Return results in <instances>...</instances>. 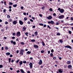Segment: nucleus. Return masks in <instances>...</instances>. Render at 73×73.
I'll return each mask as SVG.
<instances>
[{
  "label": "nucleus",
  "instance_id": "obj_1",
  "mask_svg": "<svg viewBox=\"0 0 73 73\" xmlns=\"http://www.w3.org/2000/svg\"><path fill=\"white\" fill-rule=\"evenodd\" d=\"M20 50V51L19 52V54H21V55H23V54H24V53H23L25 52L24 50L23 49H22L21 50Z\"/></svg>",
  "mask_w": 73,
  "mask_h": 73
},
{
  "label": "nucleus",
  "instance_id": "obj_2",
  "mask_svg": "<svg viewBox=\"0 0 73 73\" xmlns=\"http://www.w3.org/2000/svg\"><path fill=\"white\" fill-rule=\"evenodd\" d=\"M48 24H51L52 25H54V21L52 20L51 21H48Z\"/></svg>",
  "mask_w": 73,
  "mask_h": 73
},
{
  "label": "nucleus",
  "instance_id": "obj_3",
  "mask_svg": "<svg viewBox=\"0 0 73 73\" xmlns=\"http://www.w3.org/2000/svg\"><path fill=\"white\" fill-rule=\"evenodd\" d=\"M64 17H65V16H64V15H61L59 16L58 18L60 19H64Z\"/></svg>",
  "mask_w": 73,
  "mask_h": 73
},
{
  "label": "nucleus",
  "instance_id": "obj_4",
  "mask_svg": "<svg viewBox=\"0 0 73 73\" xmlns=\"http://www.w3.org/2000/svg\"><path fill=\"white\" fill-rule=\"evenodd\" d=\"M23 61H21L19 62V64L17 63V65H19V66H21V65H23Z\"/></svg>",
  "mask_w": 73,
  "mask_h": 73
},
{
  "label": "nucleus",
  "instance_id": "obj_5",
  "mask_svg": "<svg viewBox=\"0 0 73 73\" xmlns=\"http://www.w3.org/2000/svg\"><path fill=\"white\" fill-rule=\"evenodd\" d=\"M21 35L20 32L19 31L18 32L16 33V36L17 37H19Z\"/></svg>",
  "mask_w": 73,
  "mask_h": 73
},
{
  "label": "nucleus",
  "instance_id": "obj_6",
  "mask_svg": "<svg viewBox=\"0 0 73 73\" xmlns=\"http://www.w3.org/2000/svg\"><path fill=\"white\" fill-rule=\"evenodd\" d=\"M58 72L59 73H63V69L61 68L59 69Z\"/></svg>",
  "mask_w": 73,
  "mask_h": 73
},
{
  "label": "nucleus",
  "instance_id": "obj_7",
  "mask_svg": "<svg viewBox=\"0 0 73 73\" xmlns=\"http://www.w3.org/2000/svg\"><path fill=\"white\" fill-rule=\"evenodd\" d=\"M29 65L30 66V68L31 69H32L33 66V64H32V62H30Z\"/></svg>",
  "mask_w": 73,
  "mask_h": 73
},
{
  "label": "nucleus",
  "instance_id": "obj_8",
  "mask_svg": "<svg viewBox=\"0 0 73 73\" xmlns=\"http://www.w3.org/2000/svg\"><path fill=\"white\" fill-rule=\"evenodd\" d=\"M38 64L39 65H41L42 64V61L41 59H40L39 60V62Z\"/></svg>",
  "mask_w": 73,
  "mask_h": 73
},
{
  "label": "nucleus",
  "instance_id": "obj_9",
  "mask_svg": "<svg viewBox=\"0 0 73 73\" xmlns=\"http://www.w3.org/2000/svg\"><path fill=\"white\" fill-rule=\"evenodd\" d=\"M65 48H69V49H72V47H71V46H69V45H67L65 46Z\"/></svg>",
  "mask_w": 73,
  "mask_h": 73
},
{
  "label": "nucleus",
  "instance_id": "obj_10",
  "mask_svg": "<svg viewBox=\"0 0 73 73\" xmlns=\"http://www.w3.org/2000/svg\"><path fill=\"white\" fill-rule=\"evenodd\" d=\"M47 19H48V20H51L52 17V16L50 15L48 17H47Z\"/></svg>",
  "mask_w": 73,
  "mask_h": 73
},
{
  "label": "nucleus",
  "instance_id": "obj_11",
  "mask_svg": "<svg viewBox=\"0 0 73 73\" xmlns=\"http://www.w3.org/2000/svg\"><path fill=\"white\" fill-rule=\"evenodd\" d=\"M19 23L20 24V25H23L24 23L21 20H19Z\"/></svg>",
  "mask_w": 73,
  "mask_h": 73
},
{
  "label": "nucleus",
  "instance_id": "obj_12",
  "mask_svg": "<svg viewBox=\"0 0 73 73\" xmlns=\"http://www.w3.org/2000/svg\"><path fill=\"white\" fill-rule=\"evenodd\" d=\"M68 68L70 69H71L72 68V66L71 65H69L68 66Z\"/></svg>",
  "mask_w": 73,
  "mask_h": 73
},
{
  "label": "nucleus",
  "instance_id": "obj_13",
  "mask_svg": "<svg viewBox=\"0 0 73 73\" xmlns=\"http://www.w3.org/2000/svg\"><path fill=\"white\" fill-rule=\"evenodd\" d=\"M11 44H13V45H16V42L13 41V40H11Z\"/></svg>",
  "mask_w": 73,
  "mask_h": 73
},
{
  "label": "nucleus",
  "instance_id": "obj_14",
  "mask_svg": "<svg viewBox=\"0 0 73 73\" xmlns=\"http://www.w3.org/2000/svg\"><path fill=\"white\" fill-rule=\"evenodd\" d=\"M60 12L61 13H62L64 12V10L63 9H61Z\"/></svg>",
  "mask_w": 73,
  "mask_h": 73
},
{
  "label": "nucleus",
  "instance_id": "obj_15",
  "mask_svg": "<svg viewBox=\"0 0 73 73\" xmlns=\"http://www.w3.org/2000/svg\"><path fill=\"white\" fill-rule=\"evenodd\" d=\"M33 46L35 49H36V48H38V46L36 45H34Z\"/></svg>",
  "mask_w": 73,
  "mask_h": 73
},
{
  "label": "nucleus",
  "instance_id": "obj_16",
  "mask_svg": "<svg viewBox=\"0 0 73 73\" xmlns=\"http://www.w3.org/2000/svg\"><path fill=\"white\" fill-rule=\"evenodd\" d=\"M71 63V61L70 60L67 61V64L68 65H70Z\"/></svg>",
  "mask_w": 73,
  "mask_h": 73
},
{
  "label": "nucleus",
  "instance_id": "obj_17",
  "mask_svg": "<svg viewBox=\"0 0 73 73\" xmlns=\"http://www.w3.org/2000/svg\"><path fill=\"white\" fill-rule=\"evenodd\" d=\"M19 70H20V72H21V73H26L24 71V70L23 69H19Z\"/></svg>",
  "mask_w": 73,
  "mask_h": 73
},
{
  "label": "nucleus",
  "instance_id": "obj_18",
  "mask_svg": "<svg viewBox=\"0 0 73 73\" xmlns=\"http://www.w3.org/2000/svg\"><path fill=\"white\" fill-rule=\"evenodd\" d=\"M17 21L15 20L13 22V24H15V25H16V24H17Z\"/></svg>",
  "mask_w": 73,
  "mask_h": 73
},
{
  "label": "nucleus",
  "instance_id": "obj_19",
  "mask_svg": "<svg viewBox=\"0 0 73 73\" xmlns=\"http://www.w3.org/2000/svg\"><path fill=\"white\" fill-rule=\"evenodd\" d=\"M34 33L35 35V36H37L38 35V32L37 31H36Z\"/></svg>",
  "mask_w": 73,
  "mask_h": 73
},
{
  "label": "nucleus",
  "instance_id": "obj_20",
  "mask_svg": "<svg viewBox=\"0 0 73 73\" xmlns=\"http://www.w3.org/2000/svg\"><path fill=\"white\" fill-rule=\"evenodd\" d=\"M27 53L28 54H29L31 53V51H29L27 52Z\"/></svg>",
  "mask_w": 73,
  "mask_h": 73
},
{
  "label": "nucleus",
  "instance_id": "obj_21",
  "mask_svg": "<svg viewBox=\"0 0 73 73\" xmlns=\"http://www.w3.org/2000/svg\"><path fill=\"white\" fill-rule=\"evenodd\" d=\"M23 31H25V30H26V29H27V28L26 27H23Z\"/></svg>",
  "mask_w": 73,
  "mask_h": 73
},
{
  "label": "nucleus",
  "instance_id": "obj_22",
  "mask_svg": "<svg viewBox=\"0 0 73 73\" xmlns=\"http://www.w3.org/2000/svg\"><path fill=\"white\" fill-rule=\"evenodd\" d=\"M29 34V33L28 32H26V33H25V35H26V36H27V37H28V35Z\"/></svg>",
  "mask_w": 73,
  "mask_h": 73
},
{
  "label": "nucleus",
  "instance_id": "obj_23",
  "mask_svg": "<svg viewBox=\"0 0 73 73\" xmlns=\"http://www.w3.org/2000/svg\"><path fill=\"white\" fill-rule=\"evenodd\" d=\"M6 54L7 56H9V55L10 54V52H7Z\"/></svg>",
  "mask_w": 73,
  "mask_h": 73
},
{
  "label": "nucleus",
  "instance_id": "obj_24",
  "mask_svg": "<svg viewBox=\"0 0 73 73\" xmlns=\"http://www.w3.org/2000/svg\"><path fill=\"white\" fill-rule=\"evenodd\" d=\"M42 43L43 46H44V45H45V43H44V41H42Z\"/></svg>",
  "mask_w": 73,
  "mask_h": 73
},
{
  "label": "nucleus",
  "instance_id": "obj_25",
  "mask_svg": "<svg viewBox=\"0 0 73 73\" xmlns=\"http://www.w3.org/2000/svg\"><path fill=\"white\" fill-rule=\"evenodd\" d=\"M53 53H50V56L52 57H53Z\"/></svg>",
  "mask_w": 73,
  "mask_h": 73
},
{
  "label": "nucleus",
  "instance_id": "obj_26",
  "mask_svg": "<svg viewBox=\"0 0 73 73\" xmlns=\"http://www.w3.org/2000/svg\"><path fill=\"white\" fill-rule=\"evenodd\" d=\"M9 5H13V3L12 2H9Z\"/></svg>",
  "mask_w": 73,
  "mask_h": 73
},
{
  "label": "nucleus",
  "instance_id": "obj_27",
  "mask_svg": "<svg viewBox=\"0 0 73 73\" xmlns=\"http://www.w3.org/2000/svg\"><path fill=\"white\" fill-rule=\"evenodd\" d=\"M9 21L10 22H11L12 21V19L11 18L9 19Z\"/></svg>",
  "mask_w": 73,
  "mask_h": 73
},
{
  "label": "nucleus",
  "instance_id": "obj_28",
  "mask_svg": "<svg viewBox=\"0 0 73 73\" xmlns=\"http://www.w3.org/2000/svg\"><path fill=\"white\" fill-rule=\"evenodd\" d=\"M17 5L16 4L15 5H13V7H17Z\"/></svg>",
  "mask_w": 73,
  "mask_h": 73
},
{
  "label": "nucleus",
  "instance_id": "obj_29",
  "mask_svg": "<svg viewBox=\"0 0 73 73\" xmlns=\"http://www.w3.org/2000/svg\"><path fill=\"white\" fill-rule=\"evenodd\" d=\"M35 41H36V40L35 39H32L31 40V42H35Z\"/></svg>",
  "mask_w": 73,
  "mask_h": 73
},
{
  "label": "nucleus",
  "instance_id": "obj_30",
  "mask_svg": "<svg viewBox=\"0 0 73 73\" xmlns=\"http://www.w3.org/2000/svg\"><path fill=\"white\" fill-rule=\"evenodd\" d=\"M56 35L57 36H60V35H61V34H60V33H57L56 34Z\"/></svg>",
  "mask_w": 73,
  "mask_h": 73
},
{
  "label": "nucleus",
  "instance_id": "obj_31",
  "mask_svg": "<svg viewBox=\"0 0 73 73\" xmlns=\"http://www.w3.org/2000/svg\"><path fill=\"white\" fill-rule=\"evenodd\" d=\"M7 19H9L10 17V15H7Z\"/></svg>",
  "mask_w": 73,
  "mask_h": 73
},
{
  "label": "nucleus",
  "instance_id": "obj_32",
  "mask_svg": "<svg viewBox=\"0 0 73 73\" xmlns=\"http://www.w3.org/2000/svg\"><path fill=\"white\" fill-rule=\"evenodd\" d=\"M27 19H28V18H27V17H25L24 18L25 21H27Z\"/></svg>",
  "mask_w": 73,
  "mask_h": 73
},
{
  "label": "nucleus",
  "instance_id": "obj_33",
  "mask_svg": "<svg viewBox=\"0 0 73 73\" xmlns=\"http://www.w3.org/2000/svg\"><path fill=\"white\" fill-rule=\"evenodd\" d=\"M59 41L60 43H62L63 42V41L61 39H60Z\"/></svg>",
  "mask_w": 73,
  "mask_h": 73
},
{
  "label": "nucleus",
  "instance_id": "obj_34",
  "mask_svg": "<svg viewBox=\"0 0 73 73\" xmlns=\"http://www.w3.org/2000/svg\"><path fill=\"white\" fill-rule=\"evenodd\" d=\"M39 25H40V26H44V24H42V23H40Z\"/></svg>",
  "mask_w": 73,
  "mask_h": 73
},
{
  "label": "nucleus",
  "instance_id": "obj_35",
  "mask_svg": "<svg viewBox=\"0 0 73 73\" xmlns=\"http://www.w3.org/2000/svg\"><path fill=\"white\" fill-rule=\"evenodd\" d=\"M11 58H9V63H10L11 62Z\"/></svg>",
  "mask_w": 73,
  "mask_h": 73
},
{
  "label": "nucleus",
  "instance_id": "obj_36",
  "mask_svg": "<svg viewBox=\"0 0 73 73\" xmlns=\"http://www.w3.org/2000/svg\"><path fill=\"white\" fill-rule=\"evenodd\" d=\"M6 47L5 48V50H8V47L7 46H6Z\"/></svg>",
  "mask_w": 73,
  "mask_h": 73
},
{
  "label": "nucleus",
  "instance_id": "obj_37",
  "mask_svg": "<svg viewBox=\"0 0 73 73\" xmlns=\"http://www.w3.org/2000/svg\"><path fill=\"white\" fill-rule=\"evenodd\" d=\"M53 60H56V59H57V57L54 56L53 58Z\"/></svg>",
  "mask_w": 73,
  "mask_h": 73
},
{
  "label": "nucleus",
  "instance_id": "obj_38",
  "mask_svg": "<svg viewBox=\"0 0 73 73\" xmlns=\"http://www.w3.org/2000/svg\"><path fill=\"white\" fill-rule=\"evenodd\" d=\"M43 10V11H44V9H45V7L44 6L41 8Z\"/></svg>",
  "mask_w": 73,
  "mask_h": 73
},
{
  "label": "nucleus",
  "instance_id": "obj_39",
  "mask_svg": "<svg viewBox=\"0 0 73 73\" xmlns=\"http://www.w3.org/2000/svg\"><path fill=\"white\" fill-rule=\"evenodd\" d=\"M3 67V66L2 64L0 65V68H2Z\"/></svg>",
  "mask_w": 73,
  "mask_h": 73
},
{
  "label": "nucleus",
  "instance_id": "obj_40",
  "mask_svg": "<svg viewBox=\"0 0 73 73\" xmlns=\"http://www.w3.org/2000/svg\"><path fill=\"white\" fill-rule=\"evenodd\" d=\"M49 11H51V12H52L53 11V9L52 8H50L49 9Z\"/></svg>",
  "mask_w": 73,
  "mask_h": 73
},
{
  "label": "nucleus",
  "instance_id": "obj_41",
  "mask_svg": "<svg viewBox=\"0 0 73 73\" xmlns=\"http://www.w3.org/2000/svg\"><path fill=\"white\" fill-rule=\"evenodd\" d=\"M21 45H24V43L23 42H21Z\"/></svg>",
  "mask_w": 73,
  "mask_h": 73
},
{
  "label": "nucleus",
  "instance_id": "obj_42",
  "mask_svg": "<svg viewBox=\"0 0 73 73\" xmlns=\"http://www.w3.org/2000/svg\"><path fill=\"white\" fill-rule=\"evenodd\" d=\"M68 33L69 34H72V31H68Z\"/></svg>",
  "mask_w": 73,
  "mask_h": 73
},
{
  "label": "nucleus",
  "instance_id": "obj_43",
  "mask_svg": "<svg viewBox=\"0 0 73 73\" xmlns=\"http://www.w3.org/2000/svg\"><path fill=\"white\" fill-rule=\"evenodd\" d=\"M3 13H5L6 12V9H4L3 10Z\"/></svg>",
  "mask_w": 73,
  "mask_h": 73
},
{
  "label": "nucleus",
  "instance_id": "obj_44",
  "mask_svg": "<svg viewBox=\"0 0 73 73\" xmlns=\"http://www.w3.org/2000/svg\"><path fill=\"white\" fill-rule=\"evenodd\" d=\"M23 64H26V63H27V61L25 60L23 61Z\"/></svg>",
  "mask_w": 73,
  "mask_h": 73
},
{
  "label": "nucleus",
  "instance_id": "obj_45",
  "mask_svg": "<svg viewBox=\"0 0 73 73\" xmlns=\"http://www.w3.org/2000/svg\"><path fill=\"white\" fill-rule=\"evenodd\" d=\"M40 52L42 53H44V51L43 50H41L40 51Z\"/></svg>",
  "mask_w": 73,
  "mask_h": 73
},
{
  "label": "nucleus",
  "instance_id": "obj_46",
  "mask_svg": "<svg viewBox=\"0 0 73 73\" xmlns=\"http://www.w3.org/2000/svg\"><path fill=\"white\" fill-rule=\"evenodd\" d=\"M51 53H53V52H54V50L53 49H52L51 51Z\"/></svg>",
  "mask_w": 73,
  "mask_h": 73
},
{
  "label": "nucleus",
  "instance_id": "obj_47",
  "mask_svg": "<svg viewBox=\"0 0 73 73\" xmlns=\"http://www.w3.org/2000/svg\"><path fill=\"white\" fill-rule=\"evenodd\" d=\"M16 33H13V36H15L16 35Z\"/></svg>",
  "mask_w": 73,
  "mask_h": 73
},
{
  "label": "nucleus",
  "instance_id": "obj_48",
  "mask_svg": "<svg viewBox=\"0 0 73 73\" xmlns=\"http://www.w3.org/2000/svg\"><path fill=\"white\" fill-rule=\"evenodd\" d=\"M27 24H31V22L30 21H28L27 22Z\"/></svg>",
  "mask_w": 73,
  "mask_h": 73
},
{
  "label": "nucleus",
  "instance_id": "obj_49",
  "mask_svg": "<svg viewBox=\"0 0 73 73\" xmlns=\"http://www.w3.org/2000/svg\"><path fill=\"white\" fill-rule=\"evenodd\" d=\"M53 16H56V13H54L53 14Z\"/></svg>",
  "mask_w": 73,
  "mask_h": 73
},
{
  "label": "nucleus",
  "instance_id": "obj_50",
  "mask_svg": "<svg viewBox=\"0 0 73 73\" xmlns=\"http://www.w3.org/2000/svg\"><path fill=\"white\" fill-rule=\"evenodd\" d=\"M19 61H20V60H17V61L16 62L17 64V63H18L19 62Z\"/></svg>",
  "mask_w": 73,
  "mask_h": 73
},
{
  "label": "nucleus",
  "instance_id": "obj_51",
  "mask_svg": "<svg viewBox=\"0 0 73 73\" xmlns=\"http://www.w3.org/2000/svg\"><path fill=\"white\" fill-rule=\"evenodd\" d=\"M47 27L49 28V29H51V27H50L49 25H47Z\"/></svg>",
  "mask_w": 73,
  "mask_h": 73
},
{
  "label": "nucleus",
  "instance_id": "obj_52",
  "mask_svg": "<svg viewBox=\"0 0 73 73\" xmlns=\"http://www.w3.org/2000/svg\"><path fill=\"white\" fill-rule=\"evenodd\" d=\"M30 20L31 22H33V20L31 19Z\"/></svg>",
  "mask_w": 73,
  "mask_h": 73
},
{
  "label": "nucleus",
  "instance_id": "obj_53",
  "mask_svg": "<svg viewBox=\"0 0 73 73\" xmlns=\"http://www.w3.org/2000/svg\"><path fill=\"white\" fill-rule=\"evenodd\" d=\"M5 24L7 25V24H8V22H7L6 21L5 23Z\"/></svg>",
  "mask_w": 73,
  "mask_h": 73
},
{
  "label": "nucleus",
  "instance_id": "obj_54",
  "mask_svg": "<svg viewBox=\"0 0 73 73\" xmlns=\"http://www.w3.org/2000/svg\"><path fill=\"white\" fill-rule=\"evenodd\" d=\"M59 25V23L58 22L56 23V25Z\"/></svg>",
  "mask_w": 73,
  "mask_h": 73
},
{
  "label": "nucleus",
  "instance_id": "obj_55",
  "mask_svg": "<svg viewBox=\"0 0 73 73\" xmlns=\"http://www.w3.org/2000/svg\"><path fill=\"white\" fill-rule=\"evenodd\" d=\"M68 25H71V26H73V23H72L71 24H68Z\"/></svg>",
  "mask_w": 73,
  "mask_h": 73
},
{
  "label": "nucleus",
  "instance_id": "obj_56",
  "mask_svg": "<svg viewBox=\"0 0 73 73\" xmlns=\"http://www.w3.org/2000/svg\"><path fill=\"white\" fill-rule=\"evenodd\" d=\"M39 16H40V17H42V15H41V14H39Z\"/></svg>",
  "mask_w": 73,
  "mask_h": 73
},
{
  "label": "nucleus",
  "instance_id": "obj_57",
  "mask_svg": "<svg viewBox=\"0 0 73 73\" xmlns=\"http://www.w3.org/2000/svg\"><path fill=\"white\" fill-rule=\"evenodd\" d=\"M30 60H33V58L32 57H31L30 58H29Z\"/></svg>",
  "mask_w": 73,
  "mask_h": 73
},
{
  "label": "nucleus",
  "instance_id": "obj_58",
  "mask_svg": "<svg viewBox=\"0 0 73 73\" xmlns=\"http://www.w3.org/2000/svg\"><path fill=\"white\" fill-rule=\"evenodd\" d=\"M58 10L59 11H61V9H60V8H58Z\"/></svg>",
  "mask_w": 73,
  "mask_h": 73
},
{
  "label": "nucleus",
  "instance_id": "obj_59",
  "mask_svg": "<svg viewBox=\"0 0 73 73\" xmlns=\"http://www.w3.org/2000/svg\"><path fill=\"white\" fill-rule=\"evenodd\" d=\"M32 28H36V26L35 25H34L32 27Z\"/></svg>",
  "mask_w": 73,
  "mask_h": 73
},
{
  "label": "nucleus",
  "instance_id": "obj_60",
  "mask_svg": "<svg viewBox=\"0 0 73 73\" xmlns=\"http://www.w3.org/2000/svg\"><path fill=\"white\" fill-rule=\"evenodd\" d=\"M11 62L12 63L13 62H14V60L12 59V60H11Z\"/></svg>",
  "mask_w": 73,
  "mask_h": 73
},
{
  "label": "nucleus",
  "instance_id": "obj_61",
  "mask_svg": "<svg viewBox=\"0 0 73 73\" xmlns=\"http://www.w3.org/2000/svg\"><path fill=\"white\" fill-rule=\"evenodd\" d=\"M48 54H50V51H48Z\"/></svg>",
  "mask_w": 73,
  "mask_h": 73
},
{
  "label": "nucleus",
  "instance_id": "obj_62",
  "mask_svg": "<svg viewBox=\"0 0 73 73\" xmlns=\"http://www.w3.org/2000/svg\"><path fill=\"white\" fill-rule=\"evenodd\" d=\"M5 28H6V30H7V29H8L9 28V27H6Z\"/></svg>",
  "mask_w": 73,
  "mask_h": 73
},
{
  "label": "nucleus",
  "instance_id": "obj_63",
  "mask_svg": "<svg viewBox=\"0 0 73 73\" xmlns=\"http://www.w3.org/2000/svg\"><path fill=\"white\" fill-rule=\"evenodd\" d=\"M1 32H4V29H1Z\"/></svg>",
  "mask_w": 73,
  "mask_h": 73
},
{
  "label": "nucleus",
  "instance_id": "obj_64",
  "mask_svg": "<svg viewBox=\"0 0 73 73\" xmlns=\"http://www.w3.org/2000/svg\"><path fill=\"white\" fill-rule=\"evenodd\" d=\"M71 20H73V17H71Z\"/></svg>",
  "mask_w": 73,
  "mask_h": 73
}]
</instances>
